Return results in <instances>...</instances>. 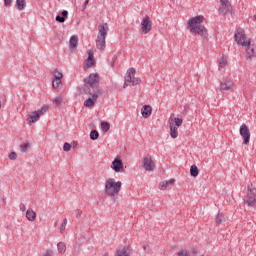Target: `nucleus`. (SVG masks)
Here are the masks:
<instances>
[{"label":"nucleus","mask_w":256,"mask_h":256,"mask_svg":"<svg viewBox=\"0 0 256 256\" xmlns=\"http://www.w3.org/2000/svg\"><path fill=\"white\" fill-rule=\"evenodd\" d=\"M205 21V17L196 16L188 21V29H190L191 33L194 35H201V37L207 38V28L201 25Z\"/></svg>","instance_id":"1"},{"label":"nucleus","mask_w":256,"mask_h":256,"mask_svg":"<svg viewBox=\"0 0 256 256\" xmlns=\"http://www.w3.org/2000/svg\"><path fill=\"white\" fill-rule=\"evenodd\" d=\"M121 181L116 182L115 179L109 178L105 183V195L111 197L112 201H116L121 191Z\"/></svg>","instance_id":"2"},{"label":"nucleus","mask_w":256,"mask_h":256,"mask_svg":"<svg viewBox=\"0 0 256 256\" xmlns=\"http://www.w3.org/2000/svg\"><path fill=\"white\" fill-rule=\"evenodd\" d=\"M109 33V25L104 23L98 26V36L96 39V47L99 51H103L106 47L105 39H107V34Z\"/></svg>","instance_id":"3"},{"label":"nucleus","mask_w":256,"mask_h":256,"mask_svg":"<svg viewBox=\"0 0 256 256\" xmlns=\"http://www.w3.org/2000/svg\"><path fill=\"white\" fill-rule=\"evenodd\" d=\"M174 116L175 114H173L169 119L170 137L172 139H177V137H179L178 129L183 125V119Z\"/></svg>","instance_id":"4"},{"label":"nucleus","mask_w":256,"mask_h":256,"mask_svg":"<svg viewBox=\"0 0 256 256\" xmlns=\"http://www.w3.org/2000/svg\"><path fill=\"white\" fill-rule=\"evenodd\" d=\"M244 202L248 207H256V189L253 186V183H249L247 186V196L244 199Z\"/></svg>","instance_id":"5"},{"label":"nucleus","mask_w":256,"mask_h":256,"mask_svg":"<svg viewBox=\"0 0 256 256\" xmlns=\"http://www.w3.org/2000/svg\"><path fill=\"white\" fill-rule=\"evenodd\" d=\"M234 39L237 45H241L242 47H249L251 45V41L247 39L245 30L238 29L234 34Z\"/></svg>","instance_id":"6"},{"label":"nucleus","mask_w":256,"mask_h":256,"mask_svg":"<svg viewBox=\"0 0 256 256\" xmlns=\"http://www.w3.org/2000/svg\"><path fill=\"white\" fill-rule=\"evenodd\" d=\"M239 132L243 138L244 145H249V141H251V131H249V126H247V124H242Z\"/></svg>","instance_id":"7"},{"label":"nucleus","mask_w":256,"mask_h":256,"mask_svg":"<svg viewBox=\"0 0 256 256\" xmlns=\"http://www.w3.org/2000/svg\"><path fill=\"white\" fill-rule=\"evenodd\" d=\"M153 25L151 23V18L149 16H145L141 21V31L142 35H147L152 29Z\"/></svg>","instance_id":"8"},{"label":"nucleus","mask_w":256,"mask_h":256,"mask_svg":"<svg viewBox=\"0 0 256 256\" xmlns=\"http://www.w3.org/2000/svg\"><path fill=\"white\" fill-rule=\"evenodd\" d=\"M235 87V83L233 82V79L231 78H225L221 83H220V91L222 93H225L226 91H231Z\"/></svg>","instance_id":"9"},{"label":"nucleus","mask_w":256,"mask_h":256,"mask_svg":"<svg viewBox=\"0 0 256 256\" xmlns=\"http://www.w3.org/2000/svg\"><path fill=\"white\" fill-rule=\"evenodd\" d=\"M84 82L88 87H97L99 84V74L98 73H92L89 75V77L84 79Z\"/></svg>","instance_id":"10"},{"label":"nucleus","mask_w":256,"mask_h":256,"mask_svg":"<svg viewBox=\"0 0 256 256\" xmlns=\"http://www.w3.org/2000/svg\"><path fill=\"white\" fill-rule=\"evenodd\" d=\"M145 171H153L155 169V161L151 156H146L142 162Z\"/></svg>","instance_id":"11"},{"label":"nucleus","mask_w":256,"mask_h":256,"mask_svg":"<svg viewBox=\"0 0 256 256\" xmlns=\"http://www.w3.org/2000/svg\"><path fill=\"white\" fill-rule=\"evenodd\" d=\"M111 169L115 171V173H121L123 171V161L121 158H115L111 164Z\"/></svg>","instance_id":"12"},{"label":"nucleus","mask_w":256,"mask_h":256,"mask_svg":"<svg viewBox=\"0 0 256 256\" xmlns=\"http://www.w3.org/2000/svg\"><path fill=\"white\" fill-rule=\"evenodd\" d=\"M221 7L219 9L221 15H227L231 11V3L229 0H220Z\"/></svg>","instance_id":"13"},{"label":"nucleus","mask_w":256,"mask_h":256,"mask_svg":"<svg viewBox=\"0 0 256 256\" xmlns=\"http://www.w3.org/2000/svg\"><path fill=\"white\" fill-rule=\"evenodd\" d=\"M139 83H141V79L140 78H134L132 80V78H130V77H128L126 75L123 88L127 89V87H129V85H132V87H135V85H139Z\"/></svg>","instance_id":"14"},{"label":"nucleus","mask_w":256,"mask_h":256,"mask_svg":"<svg viewBox=\"0 0 256 256\" xmlns=\"http://www.w3.org/2000/svg\"><path fill=\"white\" fill-rule=\"evenodd\" d=\"M41 116L38 114L37 111H32L27 115V123L29 125H33V123H37Z\"/></svg>","instance_id":"15"},{"label":"nucleus","mask_w":256,"mask_h":256,"mask_svg":"<svg viewBox=\"0 0 256 256\" xmlns=\"http://www.w3.org/2000/svg\"><path fill=\"white\" fill-rule=\"evenodd\" d=\"M85 65L86 69H89L93 67V65H95V56L93 50H90L88 52V58L85 60Z\"/></svg>","instance_id":"16"},{"label":"nucleus","mask_w":256,"mask_h":256,"mask_svg":"<svg viewBox=\"0 0 256 256\" xmlns=\"http://www.w3.org/2000/svg\"><path fill=\"white\" fill-rule=\"evenodd\" d=\"M153 113V108L151 105H145L141 108V115L144 119H149V116Z\"/></svg>","instance_id":"17"},{"label":"nucleus","mask_w":256,"mask_h":256,"mask_svg":"<svg viewBox=\"0 0 256 256\" xmlns=\"http://www.w3.org/2000/svg\"><path fill=\"white\" fill-rule=\"evenodd\" d=\"M78 43H79V37L77 35L71 36L69 40L70 51H75V49H77Z\"/></svg>","instance_id":"18"},{"label":"nucleus","mask_w":256,"mask_h":256,"mask_svg":"<svg viewBox=\"0 0 256 256\" xmlns=\"http://www.w3.org/2000/svg\"><path fill=\"white\" fill-rule=\"evenodd\" d=\"M175 185V179L165 180L160 183V189L161 191H165V189H168L169 187H173Z\"/></svg>","instance_id":"19"},{"label":"nucleus","mask_w":256,"mask_h":256,"mask_svg":"<svg viewBox=\"0 0 256 256\" xmlns=\"http://www.w3.org/2000/svg\"><path fill=\"white\" fill-rule=\"evenodd\" d=\"M246 59L248 61H253V55H255V49L253 47H251V45L246 46Z\"/></svg>","instance_id":"20"},{"label":"nucleus","mask_w":256,"mask_h":256,"mask_svg":"<svg viewBox=\"0 0 256 256\" xmlns=\"http://www.w3.org/2000/svg\"><path fill=\"white\" fill-rule=\"evenodd\" d=\"M26 218L28 219V221H35V219H37V213H35L33 209L29 208L26 211Z\"/></svg>","instance_id":"21"},{"label":"nucleus","mask_w":256,"mask_h":256,"mask_svg":"<svg viewBox=\"0 0 256 256\" xmlns=\"http://www.w3.org/2000/svg\"><path fill=\"white\" fill-rule=\"evenodd\" d=\"M131 255V250L127 247L120 248L117 250L116 256H130Z\"/></svg>","instance_id":"22"},{"label":"nucleus","mask_w":256,"mask_h":256,"mask_svg":"<svg viewBox=\"0 0 256 256\" xmlns=\"http://www.w3.org/2000/svg\"><path fill=\"white\" fill-rule=\"evenodd\" d=\"M61 15L62 16H56L55 19L58 23H65V19H67V17L69 16V12L67 10H64L62 11Z\"/></svg>","instance_id":"23"},{"label":"nucleus","mask_w":256,"mask_h":256,"mask_svg":"<svg viewBox=\"0 0 256 256\" xmlns=\"http://www.w3.org/2000/svg\"><path fill=\"white\" fill-rule=\"evenodd\" d=\"M190 175L191 177H198L199 176V168L196 165H192L190 167Z\"/></svg>","instance_id":"24"},{"label":"nucleus","mask_w":256,"mask_h":256,"mask_svg":"<svg viewBox=\"0 0 256 256\" xmlns=\"http://www.w3.org/2000/svg\"><path fill=\"white\" fill-rule=\"evenodd\" d=\"M57 249H58V252L63 255L67 251V246L63 242H59L57 244Z\"/></svg>","instance_id":"25"},{"label":"nucleus","mask_w":256,"mask_h":256,"mask_svg":"<svg viewBox=\"0 0 256 256\" xmlns=\"http://www.w3.org/2000/svg\"><path fill=\"white\" fill-rule=\"evenodd\" d=\"M26 3L25 0H16V7L18 11H23L25 9Z\"/></svg>","instance_id":"26"},{"label":"nucleus","mask_w":256,"mask_h":256,"mask_svg":"<svg viewBox=\"0 0 256 256\" xmlns=\"http://www.w3.org/2000/svg\"><path fill=\"white\" fill-rule=\"evenodd\" d=\"M215 221L218 225H221V223H223V221H225V215H223V213L219 212L215 218Z\"/></svg>","instance_id":"27"},{"label":"nucleus","mask_w":256,"mask_h":256,"mask_svg":"<svg viewBox=\"0 0 256 256\" xmlns=\"http://www.w3.org/2000/svg\"><path fill=\"white\" fill-rule=\"evenodd\" d=\"M61 85H63V82L61 81V79H54L52 81L53 89H59V87H61Z\"/></svg>","instance_id":"28"},{"label":"nucleus","mask_w":256,"mask_h":256,"mask_svg":"<svg viewBox=\"0 0 256 256\" xmlns=\"http://www.w3.org/2000/svg\"><path fill=\"white\" fill-rule=\"evenodd\" d=\"M101 129H102L103 133H107V131H109V129H111V124H109V122H102Z\"/></svg>","instance_id":"29"},{"label":"nucleus","mask_w":256,"mask_h":256,"mask_svg":"<svg viewBox=\"0 0 256 256\" xmlns=\"http://www.w3.org/2000/svg\"><path fill=\"white\" fill-rule=\"evenodd\" d=\"M95 103H97V102L95 100H93V98H88L84 102V107H93V106H95Z\"/></svg>","instance_id":"30"},{"label":"nucleus","mask_w":256,"mask_h":256,"mask_svg":"<svg viewBox=\"0 0 256 256\" xmlns=\"http://www.w3.org/2000/svg\"><path fill=\"white\" fill-rule=\"evenodd\" d=\"M90 139L92 141H97V139H99V132L97 130H92L90 132Z\"/></svg>","instance_id":"31"},{"label":"nucleus","mask_w":256,"mask_h":256,"mask_svg":"<svg viewBox=\"0 0 256 256\" xmlns=\"http://www.w3.org/2000/svg\"><path fill=\"white\" fill-rule=\"evenodd\" d=\"M126 76H128L130 79L134 80L135 78V68H129Z\"/></svg>","instance_id":"32"},{"label":"nucleus","mask_w":256,"mask_h":256,"mask_svg":"<svg viewBox=\"0 0 256 256\" xmlns=\"http://www.w3.org/2000/svg\"><path fill=\"white\" fill-rule=\"evenodd\" d=\"M220 69H227V58H221L219 61Z\"/></svg>","instance_id":"33"},{"label":"nucleus","mask_w":256,"mask_h":256,"mask_svg":"<svg viewBox=\"0 0 256 256\" xmlns=\"http://www.w3.org/2000/svg\"><path fill=\"white\" fill-rule=\"evenodd\" d=\"M61 103H63V96H57L53 101V104L56 105V107H59Z\"/></svg>","instance_id":"34"},{"label":"nucleus","mask_w":256,"mask_h":256,"mask_svg":"<svg viewBox=\"0 0 256 256\" xmlns=\"http://www.w3.org/2000/svg\"><path fill=\"white\" fill-rule=\"evenodd\" d=\"M31 148V144H29V143H24V144H22L21 146H20V151L22 152V153H25V152H27V149H30Z\"/></svg>","instance_id":"35"},{"label":"nucleus","mask_w":256,"mask_h":256,"mask_svg":"<svg viewBox=\"0 0 256 256\" xmlns=\"http://www.w3.org/2000/svg\"><path fill=\"white\" fill-rule=\"evenodd\" d=\"M99 95H101V90L97 89L93 92L91 99L97 102V99H99Z\"/></svg>","instance_id":"36"},{"label":"nucleus","mask_w":256,"mask_h":256,"mask_svg":"<svg viewBox=\"0 0 256 256\" xmlns=\"http://www.w3.org/2000/svg\"><path fill=\"white\" fill-rule=\"evenodd\" d=\"M47 111H49V106H43L40 110L36 111V113L41 117V115L47 113Z\"/></svg>","instance_id":"37"},{"label":"nucleus","mask_w":256,"mask_h":256,"mask_svg":"<svg viewBox=\"0 0 256 256\" xmlns=\"http://www.w3.org/2000/svg\"><path fill=\"white\" fill-rule=\"evenodd\" d=\"M54 79H63V73L59 72V70H55L53 72Z\"/></svg>","instance_id":"38"},{"label":"nucleus","mask_w":256,"mask_h":256,"mask_svg":"<svg viewBox=\"0 0 256 256\" xmlns=\"http://www.w3.org/2000/svg\"><path fill=\"white\" fill-rule=\"evenodd\" d=\"M190 256H196L199 255V249L198 248H191V250L188 252Z\"/></svg>","instance_id":"39"},{"label":"nucleus","mask_w":256,"mask_h":256,"mask_svg":"<svg viewBox=\"0 0 256 256\" xmlns=\"http://www.w3.org/2000/svg\"><path fill=\"white\" fill-rule=\"evenodd\" d=\"M177 255L178 256H191V255H189V251H187L185 249H182V250L178 251Z\"/></svg>","instance_id":"40"},{"label":"nucleus","mask_w":256,"mask_h":256,"mask_svg":"<svg viewBox=\"0 0 256 256\" xmlns=\"http://www.w3.org/2000/svg\"><path fill=\"white\" fill-rule=\"evenodd\" d=\"M63 150L66 151V152L71 151V144L68 143V142H65L64 145H63Z\"/></svg>","instance_id":"41"},{"label":"nucleus","mask_w":256,"mask_h":256,"mask_svg":"<svg viewBox=\"0 0 256 256\" xmlns=\"http://www.w3.org/2000/svg\"><path fill=\"white\" fill-rule=\"evenodd\" d=\"M8 158L10 159V161H15V159H17V154L15 152H11Z\"/></svg>","instance_id":"42"},{"label":"nucleus","mask_w":256,"mask_h":256,"mask_svg":"<svg viewBox=\"0 0 256 256\" xmlns=\"http://www.w3.org/2000/svg\"><path fill=\"white\" fill-rule=\"evenodd\" d=\"M75 215H76V218H77V219H81V215H83V211L77 209V210L75 211Z\"/></svg>","instance_id":"43"},{"label":"nucleus","mask_w":256,"mask_h":256,"mask_svg":"<svg viewBox=\"0 0 256 256\" xmlns=\"http://www.w3.org/2000/svg\"><path fill=\"white\" fill-rule=\"evenodd\" d=\"M87 5H89V0H85L82 11H85V9H87Z\"/></svg>","instance_id":"44"},{"label":"nucleus","mask_w":256,"mask_h":256,"mask_svg":"<svg viewBox=\"0 0 256 256\" xmlns=\"http://www.w3.org/2000/svg\"><path fill=\"white\" fill-rule=\"evenodd\" d=\"M13 0H4L5 7H8V5H11Z\"/></svg>","instance_id":"45"},{"label":"nucleus","mask_w":256,"mask_h":256,"mask_svg":"<svg viewBox=\"0 0 256 256\" xmlns=\"http://www.w3.org/2000/svg\"><path fill=\"white\" fill-rule=\"evenodd\" d=\"M19 207H20V211H22V212H24L26 209L25 204H23V203H21Z\"/></svg>","instance_id":"46"},{"label":"nucleus","mask_w":256,"mask_h":256,"mask_svg":"<svg viewBox=\"0 0 256 256\" xmlns=\"http://www.w3.org/2000/svg\"><path fill=\"white\" fill-rule=\"evenodd\" d=\"M60 233H65V225L60 226Z\"/></svg>","instance_id":"47"},{"label":"nucleus","mask_w":256,"mask_h":256,"mask_svg":"<svg viewBox=\"0 0 256 256\" xmlns=\"http://www.w3.org/2000/svg\"><path fill=\"white\" fill-rule=\"evenodd\" d=\"M51 255H53V253H52L50 250H48V251H46V252L44 253L43 256H51Z\"/></svg>","instance_id":"48"},{"label":"nucleus","mask_w":256,"mask_h":256,"mask_svg":"<svg viewBox=\"0 0 256 256\" xmlns=\"http://www.w3.org/2000/svg\"><path fill=\"white\" fill-rule=\"evenodd\" d=\"M62 225H64V227H67V218H64V219H63Z\"/></svg>","instance_id":"49"},{"label":"nucleus","mask_w":256,"mask_h":256,"mask_svg":"<svg viewBox=\"0 0 256 256\" xmlns=\"http://www.w3.org/2000/svg\"><path fill=\"white\" fill-rule=\"evenodd\" d=\"M143 249H144V251H147V246L144 245V246H143Z\"/></svg>","instance_id":"50"},{"label":"nucleus","mask_w":256,"mask_h":256,"mask_svg":"<svg viewBox=\"0 0 256 256\" xmlns=\"http://www.w3.org/2000/svg\"><path fill=\"white\" fill-rule=\"evenodd\" d=\"M112 65H115V59L113 60Z\"/></svg>","instance_id":"51"},{"label":"nucleus","mask_w":256,"mask_h":256,"mask_svg":"<svg viewBox=\"0 0 256 256\" xmlns=\"http://www.w3.org/2000/svg\"><path fill=\"white\" fill-rule=\"evenodd\" d=\"M0 109H1V101H0Z\"/></svg>","instance_id":"52"}]
</instances>
